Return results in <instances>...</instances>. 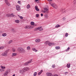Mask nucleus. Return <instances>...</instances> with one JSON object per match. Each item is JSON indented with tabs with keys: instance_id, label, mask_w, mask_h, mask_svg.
<instances>
[{
	"instance_id": "obj_24",
	"label": "nucleus",
	"mask_w": 76,
	"mask_h": 76,
	"mask_svg": "<svg viewBox=\"0 0 76 76\" xmlns=\"http://www.w3.org/2000/svg\"><path fill=\"white\" fill-rule=\"evenodd\" d=\"M73 4L75 5V4H76V0H74V1H73Z\"/></svg>"
},
{
	"instance_id": "obj_27",
	"label": "nucleus",
	"mask_w": 76,
	"mask_h": 76,
	"mask_svg": "<svg viewBox=\"0 0 76 76\" xmlns=\"http://www.w3.org/2000/svg\"><path fill=\"white\" fill-rule=\"evenodd\" d=\"M70 50V48L69 47L66 50V51H69Z\"/></svg>"
},
{
	"instance_id": "obj_25",
	"label": "nucleus",
	"mask_w": 76,
	"mask_h": 76,
	"mask_svg": "<svg viewBox=\"0 0 76 76\" xmlns=\"http://www.w3.org/2000/svg\"><path fill=\"white\" fill-rule=\"evenodd\" d=\"M15 22L16 23H19V20H15Z\"/></svg>"
},
{
	"instance_id": "obj_37",
	"label": "nucleus",
	"mask_w": 76,
	"mask_h": 76,
	"mask_svg": "<svg viewBox=\"0 0 76 76\" xmlns=\"http://www.w3.org/2000/svg\"><path fill=\"white\" fill-rule=\"evenodd\" d=\"M48 42H49L48 41H46L45 42V43H46V44H48Z\"/></svg>"
},
{
	"instance_id": "obj_21",
	"label": "nucleus",
	"mask_w": 76,
	"mask_h": 76,
	"mask_svg": "<svg viewBox=\"0 0 76 76\" xmlns=\"http://www.w3.org/2000/svg\"><path fill=\"white\" fill-rule=\"evenodd\" d=\"M15 17V15L13 14H10V17Z\"/></svg>"
},
{
	"instance_id": "obj_22",
	"label": "nucleus",
	"mask_w": 76,
	"mask_h": 76,
	"mask_svg": "<svg viewBox=\"0 0 76 76\" xmlns=\"http://www.w3.org/2000/svg\"><path fill=\"white\" fill-rule=\"evenodd\" d=\"M6 16L7 17H8V18H9V17H10V14H7Z\"/></svg>"
},
{
	"instance_id": "obj_54",
	"label": "nucleus",
	"mask_w": 76,
	"mask_h": 76,
	"mask_svg": "<svg viewBox=\"0 0 76 76\" xmlns=\"http://www.w3.org/2000/svg\"><path fill=\"white\" fill-rule=\"evenodd\" d=\"M44 13H45V12H46V11H44Z\"/></svg>"
},
{
	"instance_id": "obj_53",
	"label": "nucleus",
	"mask_w": 76,
	"mask_h": 76,
	"mask_svg": "<svg viewBox=\"0 0 76 76\" xmlns=\"http://www.w3.org/2000/svg\"><path fill=\"white\" fill-rule=\"evenodd\" d=\"M38 1V0H35L36 1Z\"/></svg>"
},
{
	"instance_id": "obj_52",
	"label": "nucleus",
	"mask_w": 76,
	"mask_h": 76,
	"mask_svg": "<svg viewBox=\"0 0 76 76\" xmlns=\"http://www.w3.org/2000/svg\"><path fill=\"white\" fill-rule=\"evenodd\" d=\"M39 27V28H40V29L41 28H42V26H40V27Z\"/></svg>"
},
{
	"instance_id": "obj_3",
	"label": "nucleus",
	"mask_w": 76,
	"mask_h": 76,
	"mask_svg": "<svg viewBox=\"0 0 76 76\" xmlns=\"http://www.w3.org/2000/svg\"><path fill=\"white\" fill-rule=\"evenodd\" d=\"M9 50H7L5 52H4L2 54V56H7V53H8Z\"/></svg>"
},
{
	"instance_id": "obj_29",
	"label": "nucleus",
	"mask_w": 76,
	"mask_h": 76,
	"mask_svg": "<svg viewBox=\"0 0 76 76\" xmlns=\"http://www.w3.org/2000/svg\"><path fill=\"white\" fill-rule=\"evenodd\" d=\"M37 73L36 72H34V76H36L37 75Z\"/></svg>"
},
{
	"instance_id": "obj_18",
	"label": "nucleus",
	"mask_w": 76,
	"mask_h": 76,
	"mask_svg": "<svg viewBox=\"0 0 76 76\" xmlns=\"http://www.w3.org/2000/svg\"><path fill=\"white\" fill-rule=\"evenodd\" d=\"M27 50H31V47L30 46H28L27 47Z\"/></svg>"
},
{
	"instance_id": "obj_5",
	"label": "nucleus",
	"mask_w": 76,
	"mask_h": 76,
	"mask_svg": "<svg viewBox=\"0 0 76 76\" xmlns=\"http://www.w3.org/2000/svg\"><path fill=\"white\" fill-rule=\"evenodd\" d=\"M25 29H32V26H25Z\"/></svg>"
},
{
	"instance_id": "obj_12",
	"label": "nucleus",
	"mask_w": 76,
	"mask_h": 76,
	"mask_svg": "<svg viewBox=\"0 0 76 76\" xmlns=\"http://www.w3.org/2000/svg\"><path fill=\"white\" fill-rule=\"evenodd\" d=\"M40 39H37L35 40V41H36V42H40Z\"/></svg>"
},
{
	"instance_id": "obj_7",
	"label": "nucleus",
	"mask_w": 76,
	"mask_h": 76,
	"mask_svg": "<svg viewBox=\"0 0 76 76\" xmlns=\"http://www.w3.org/2000/svg\"><path fill=\"white\" fill-rule=\"evenodd\" d=\"M47 76H53V74L50 72H47L46 73Z\"/></svg>"
},
{
	"instance_id": "obj_15",
	"label": "nucleus",
	"mask_w": 76,
	"mask_h": 76,
	"mask_svg": "<svg viewBox=\"0 0 76 76\" xmlns=\"http://www.w3.org/2000/svg\"><path fill=\"white\" fill-rule=\"evenodd\" d=\"M17 54L16 53H12V57H14V56H16Z\"/></svg>"
},
{
	"instance_id": "obj_35",
	"label": "nucleus",
	"mask_w": 76,
	"mask_h": 76,
	"mask_svg": "<svg viewBox=\"0 0 76 76\" xmlns=\"http://www.w3.org/2000/svg\"><path fill=\"white\" fill-rule=\"evenodd\" d=\"M40 29V28H39V27H38L37 28H35V31L36 30H37V29Z\"/></svg>"
},
{
	"instance_id": "obj_32",
	"label": "nucleus",
	"mask_w": 76,
	"mask_h": 76,
	"mask_svg": "<svg viewBox=\"0 0 76 76\" xmlns=\"http://www.w3.org/2000/svg\"><path fill=\"white\" fill-rule=\"evenodd\" d=\"M20 18L21 19H23V17L22 16H20Z\"/></svg>"
},
{
	"instance_id": "obj_36",
	"label": "nucleus",
	"mask_w": 76,
	"mask_h": 76,
	"mask_svg": "<svg viewBox=\"0 0 76 76\" xmlns=\"http://www.w3.org/2000/svg\"><path fill=\"white\" fill-rule=\"evenodd\" d=\"M45 17L46 18H48V15H46L45 16Z\"/></svg>"
},
{
	"instance_id": "obj_8",
	"label": "nucleus",
	"mask_w": 76,
	"mask_h": 76,
	"mask_svg": "<svg viewBox=\"0 0 76 76\" xmlns=\"http://www.w3.org/2000/svg\"><path fill=\"white\" fill-rule=\"evenodd\" d=\"M5 3L7 5V6H10V3L8 2V1L7 0H4Z\"/></svg>"
},
{
	"instance_id": "obj_13",
	"label": "nucleus",
	"mask_w": 76,
	"mask_h": 76,
	"mask_svg": "<svg viewBox=\"0 0 76 76\" xmlns=\"http://www.w3.org/2000/svg\"><path fill=\"white\" fill-rule=\"evenodd\" d=\"M8 74V72H6L4 74V76H7Z\"/></svg>"
},
{
	"instance_id": "obj_4",
	"label": "nucleus",
	"mask_w": 76,
	"mask_h": 76,
	"mask_svg": "<svg viewBox=\"0 0 76 76\" xmlns=\"http://www.w3.org/2000/svg\"><path fill=\"white\" fill-rule=\"evenodd\" d=\"M32 59H30V60L28 61V62L25 63L24 64L25 65V66L28 65L29 63H31L32 62Z\"/></svg>"
},
{
	"instance_id": "obj_14",
	"label": "nucleus",
	"mask_w": 76,
	"mask_h": 76,
	"mask_svg": "<svg viewBox=\"0 0 76 76\" xmlns=\"http://www.w3.org/2000/svg\"><path fill=\"white\" fill-rule=\"evenodd\" d=\"M32 50L34 51H35V52H37V51H38V50H36V49H35V48H33Z\"/></svg>"
},
{
	"instance_id": "obj_9",
	"label": "nucleus",
	"mask_w": 76,
	"mask_h": 76,
	"mask_svg": "<svg viewBox=\"0 0 76 76\" xmlns=\"http://www.w3.org/2000/svg\"><path fill=\"white\" fill-rule=\"evenodd\" d=\"M31 25H32L33 26H37V24H35V23L34 22L32 21L31 23Z\"/></svg>"
},
{
	"instance_id": "obj_20",
	"label": "nucleus",
	"mask_w": 76,
	"mask_h": 76,
	"mask_svg": "<svg viewBox=\"0 0 76 76\" xmlns=\"http://www.w3.org/2000/svg\"><path fill=\"white\" fill-rule=\"evenodd\" d=\"M68 68H70V64H68L67 65Z\"/></svg>"
},
{
	"instance_id": "obj_38",
	"label": "nucleus",
	"mask_w": 76,
	"mask_h": 76,
	"mask_svg": "<svg viewBox=\"0 0 76 76\" xmlns=\"http://www.w3.org/2000/svg\"><path fill=\"white\" fill-rule=\"evenodd\" d=\"M3 48H4V47H0V49H3Z\"/></svg>"
},
{
	"instance_id": "obj_49",
	"label": "nucleus",
	"mask_w": 76,
	"mask_h": 76,
	"mask_svg": "<svg viewBox=\"0 0 76 76\" xmlns=\"http://www.w3.org/2000/svg\"><path fill=\"white\" fill-rule=\"evenodd\" d=\"M0 70H1V71H4V69H0Z\"/></svg>"
},
{
	"instance_id": "obj_39",
	"label": "nucleus",
	"mask_w": 76,
	"mask_h": 76,
	"mask_svg": "<svg viewBox=\"0 0 76 76\" xmlns=\"http://www.w3.org/2000/svg\"><path fill=\"white\" fill-rule=\"evenodd\" d=\"M55 65H53L52 66V67L53 68H55Z\"/></svg>"
},
{
	"instance_id": "obj_17",
	"label": "nucleus",
	"mask_w": 76,
	"mask_h": 76,
	"mask_svg": "<svg viewBox=\"0 0 76 76\" xmlns=\"http://www.w3.org/2000/svg\"><path fill=\"white\" fill-rule=\"evenodd\" d=\"M60 47L59 46H56L55 47V48L56 50H59V49H60Z\"/></svg>"
},
{
	"instance_id": "obj_55",
	"label": "nucleus",
	"mask_w": 76,
	"mask_h": 76,
	"mask_svg": "<svg viewBox=\"0 0 76 76\" xmlns=\"http://www.w3.org/2000/svg\"><path fill=\"white\" fill-rule=\"evenodd\" d=\"M49 4H51V2H50Z\"/></svg>"
},
{
	"instance_id": "obj_23",
	"label": "nucleus",
	"mask_w": 76,
	"mask_h": 76,
	"mask_svg": "<svg viewBox=\"0 0 76 76\" xmlns=\"http://www.w3.org/2000/svg\"><path fill=\"white\" fill-rule=\"evenodd\" d=\"M1 69H4L6 68V67H5V66H1Z\"/></svg>"
},
{
	"instance_id": "obj_31",
	"label": "nucleus",
	"mask_w": 76,
	"mask_h": 76,
	"mask_svg": "<svg viewBox=\"0 0 76 76\" xmlns=\"http://www.w3.org/2000/svg\"><path fill=\"white\" fill-rule=\"evenodd\" d=\"M36 17H37V18H38L39 17V14H37L36 15Z\"/></svg>"
},
{
	"instance_id": "obj_30",
	"label": "nucleus",
	"mask_w": 76,
	"mask_h": 76,
	"mask_svg": "<svg viewBox=\"0 0 76 76\" xmlns=\"http://www.w3.org/2000/svg\"><path fill=\"white\" fill-rule=\"evenodd\" d=\"M68 35L69 34L68 33H66L65 34V37H67L68 36Z\"/></svg>"
},
{
	"instance_id": "obj_1",
	"label": "nucleus",
	"mask_w": 76,
	"mask_h": 76,
	"mask_svg": "<svg viewBox=\"0 0 76 76\" xmlns=\"http://www.w3.org/2000/svg\"><path fill=\"white\" fill-rule=\"evenodd\" d=\"M29 70V68L28 67H25L22 70H20L19 72L21 74H23L24 72H25L26 71H28Z\"/></svg>"
},
{
	"instance_id": "obj_57",
	"label": "nucleus",
	"mask_w": 76,
	"mask_h": 76,
	"mask_svg": "<svg viewBox=\"0 0 76 76\" xmlns=\"http://www.w3.org/2000/svg\"><path fill=\"white\" fill-rule=\"evenodd\" d=\"M48 13V12H47V13Z\"/></svg>"
},
{
	"instance_id": "obj_26",
	"label": "nucleus",
	"mask_w": 76,
	"mask_h": 76,
	"mask_svg": "<svg viewBox=\"0 0 76 76\" xmlns=\"http://www.w3.org/2000/svg\"><path fill=\"white\" fill-rule=\"evenodd\" d=\"M58 27H60V26L59 25H57L56 26V28H58Z\"/></svg>"
},
{
	"instance_id": "obj_43",
	"label": "nucleus",
	"mask_w": 76,
	"mask_h": 76,
	"mask_svg": "<svg viewBox=\"0 0 76 76\" xmlns=\"http://www.w3.org/2000/svg\"><path fill=\"white\" fill-rule=\"evenodd\" d=\"M67 73H68V72H65V75H66V74H67Z\"/></svg>"
},
{
	"instance_id": "obj_19",
	"label": "nucleus",
	"mask_w": 76,
	"mask_h": 76,
	"mask_svg": "<svg viewBox=\"0 0 76 76\" xmlns=\"http://www.w3.org/2000/svg\"><path fill=\"white\" fill-rule=\"evenodd\" d=\"M30 7H31V6H30V5H29V4H28L27 5V8L28 9H29V8H30Z\"/></svg>"
},
{
	"instance_id": "obj_34",
	"label": "nucleus",
	"mask_w": 76,
	"mask_h": 76,
	"mask_svg": "<svg viewBox=\"0 0 76 76\" xmlns=\"http://www.w3.org/2000/svg\"><path fill=\"white\" fill-rule=\"evenodd\" d=\"M13 41H12V40H10L9 41V43L10 44V43H11V42H12Z\"/></svg>"
},
{
	"instance_id": "obj_45",
	"label": "nucleus",
	"mask_w": 76,
	"mask_h": 76,
	"mask_svg": "<svg viewBox=\"0 0 76 76\" xmlns=\"http://www.w3.org/2000/svg\"><path fill=\"white\" fill-rule=\"evenodd\" d=\"M18 3H20V1H18Z\"/></svg>"
},
{
	"instance_id": "obj_56",
	"label": "nucleus",
	"mask_w": 76,
	"mask_h": 76,
	"mask_svg": "<svg viewBox=\"0 0 76 76\" xmlns=\"http://www.w3.org/2000/svg\"><path fill=\"white\" fill-rule=\"evenodd\" d=\"M15 76V74H14L12 76Z\"/></svg>"
},
{
	"instance_id": "obj_59",
	"label": "nucleus",
	"mask_w": 76,
	"mask_h": 76,
	"mask_svg": "<svg viewBox=\"0 0 76 76\" xmlns=\"http://www.w3.org/2000/svg\"><path fill=\"white\" fill-rule=\"evenodd\" d=\"M73 19H75V18H73Z\"/></svg>"
},
{
	"instance_id": "obj_41",
	"label": "nucleus",
	"mask_w": 76,
	"mask_h": 76,
	"mask_svg": "<svg viewBox=\"0 0 76 76\" xmlns=\"http://www.w3.org/2000/svg\"><path fill=\"white\" fill-rule=\"evenodd\" d=\"M43 29L42 28H40L39 31H42Z\"/></svg>"
},
{
	"instance_id": "obj_44",
	"label": "nucleus",
	"mask_w": 76,
	"mask_h": 76,
	"mask_svg": "<svg viewBox=\"0 0 76 76\" xmlns=\"http://www.w3.org/2000/svg\"><path fill=\"white\" fill-rule=\"evenodd\" d=\"M41 73L39 72H38V75H41Z\"/></svg>"
},
{
	"instance_id": "obj_16",
	"label": "nucleus",
	"mask_w": 76,
	"mask_h": 76,
	"mask_svg": "<svg viewBox=\"0 0 76 76\" xmlns=\"http://www.w3.org/2000/svg\"><path fill=\"white\" fill-rule=\"evenodd\" d=\"M7 36V34L6 33H3L2 34V36L3 37H6Z\"/></svg>"
},
{
	"instance_id": "obj_6",
	"label": "nucleus",
	"mask_w": 76,
	"mask_h": 76,
	"mask_svg": "<svg viewBox=\"0 0 76 76\" xmlns=\"http://www.w3.org/2000/svg\"><path fill=\"white\" fill-rule=\"evenodd\" d=\"M16 9L17 11H19L20 10V7L19 5H17L16 6Z\"/></svg>"
},
{
	"instance_id": "obj_33",
	"label": "nucleus",
	"mask_w": 76,
	"mask_h": 76,
	"mask_svg": "<svg viewBox=\"0 0 76 76\" xmlns=\"http://www.w3.org/2000/svg\"><path fill=\"white\" fill-rule=\"evenodd\" d=\"M12 51H13V52H15V51H16V50L15 49L13 48L12 49Z\"/></svg>"
},
{
	"instance_id": "obj_42",
	"label": "nucleus",
	"mask_w": 76,
	"mask_h": 76,
	"mask_svg": "<svg viewBox=\"0 0 76 76\" xmlns=\"http://www.w3.org/2000/svg\"><path fill=\"white\" fill-rule=\"evenodd\" d=\"M48 45H49V46H51V43H48Z\"/></svg>"
},
{
	"instance_id": "obj_58",
	"label": "nucleus",
	"mask_w": 76,
	"mask_h": 76,
	"mask_svg": "<svg viewBox=\"0 0 76 76\" xmlns=\"http://www.w3.org/2000/svg\"><path fill=\"white\" fill-rule=\"evenodd\" d=\"M18 16H19V15H18Z\"/></svg>"
},
{
	"instance_id": "obj_40",
	"label": "nucleus",
	"mask_w": 76,
	"mask_h": 76,
	"mask_svg": "<svg viewBox=\"0 0 76 76\" xmlns=\"http://www.w3.org/2000/svg\"><path fill=\"white\" fill-rule=\"evenodd\" d=\"M42 72H43V71L42 70L40 71V72H39L41 74L42 73Z\"/></svg>"
},
{
	"instance_id": "obj_10",
	"label": "nucleus",
	"mask_w": 76,
	"mask_h": 76,
	"mask_svg": "<svg viewBox=\"0 0 76 76\" xmlns=\"http://www.w3.org/2000/svg\"><path fill=\"white\" fill-rule=\"evenodd\" d=\"M51 6L53 7H54V8H55V9H56L55 7H56V4H51Z\"/></svg>"
},
{
	"instance_id": "obj_46",
	"label": "nucleus",
	"mask_w": 76,
	"mask_h": 76,
	"mask_svg": "<svg viewBox=\"0 0 76 76\" xmlns=\"http://www.w3.org/2000/svg\"><path fill=\"white\" fill-rule=\"evenodd\" d=\"M54 45L53 43H51V45Z\"/></svg>"
},
{
	"instance_id": "obj_11",
	"label": "nucleus",
	"mask_w": 76,
	"mask_h": 76,
	"mask_svg": "<svg viewBox=\"0 0 76 76\" xmlns=\"http://www.w3.org/2000/svg\"><path fill=\"white\" fill-rule=\"evenodd\" d=\"M35 8L37 11L38 12H39V9L38 8V6H35Z\"/></svg>"
},
{
	"instance_id": "obj_28",
	"label": "nucleus",
	"mask_w": 76,
	"mask_h": 76,
	"mask_svg": "<svg viewBox=\"0 0 76 76\" xmlns=\"http://www.w3.org/2000/svg\"><path fill=\"white\" fill-rule=\"evenodd\" d=\"M44 10L46 11V12H48V9L45 8L44 9Z\"/></svg>"
},
{
	"instance_id": "obj_48",
	"label": "nucleus",
	"mask_w": 76,
	"mask_h": 76,
	"mask_svg": "<svg viewBox=\"0 0 76 76\" xmlns=\"http://www.w3.org/2000/svg\"><path fill=\"white\" fill-rule=\"evenodd\" d=\"M63 19L64 20L66 19V18H63Z\"/></svg>"
},
{
	"instance_id": "obj_50",
	"label": "nucleus",
	"mask_w": 76,
	"mask_h": 76,
	"mask_svg": "<svg viewBox=\"0 0 76 76\" xmlns=\"http://www.w3.org/2000/svg\"><path fill=\"white\" fill-rule=\"evenodd\" d=\"M48 1H52V0H48Z\"/></svg>"
},
{
	"instance_id": "obj_51",
	"label": "nucleus",
	"mask_w": 76,
	"mask_h": 76,
	"mask_svg": "<svg viewBox=\"0 0 76 76\" xmlns=\"http://www.w3.org/2000/svg\"><path fill=\"white\" fill-rule=\"evenodd\" d=\"M12 31H14V28H12L11 29Z\"/></svg>"
},
{
	"instance_id": "obj_2",
	"label": "nucleus",
	"mask_w": 76,
	"mask_h": 76,
	"mask_svg": "<svg viewBox=\"0 0 76 76\" xmlns=\"http://www.w3.org/2000/svg\"><path fill=\"white\" fill-rule=\"evenodd\" d=\"M18 51L20 53H25V50L21 47L18 48Z\"/></svg>"
},
{
	"instance_id": "obj_47",
	"label": "nucleus",
	"mask_w": 76,
	"mask_h": 76,
	"mask_svg": "<svg viewBox=\"0 0 76 76\" xmlns=\"http://www.w3.org/2000/svg\"><path fill=\"white\" fill-rule=\"evenodd\" d=\"M41 16H43V14L42 13L41 14Z\"/></svg>"
}]
</instances>
